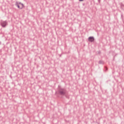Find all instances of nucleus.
Instances as JSON below:
<instances>
[{"instance_id": "10", "label": "nucleus", "mask_w": 124, "mask_h": 124, "mask_svg": "<svg viewBox=\"0 0 124 124\" xmlns=\"http://www.w3.org/2000/svg\"><path fill=\"white\" fill-rule=\"evenodd\" d=\"M99 2H100V0H98Z\"/></svg>"}, {"instance_id": "6", "label": "nucleus", "mask_w": 124, "mask_h": 124, "mask_svg": "<svg viewBox=\"0 0 124 124\" xmlns=\"http://www.w3.org/2000/svg\"><path fill=\"white\" fill-rule=\"evenodd\" d=\"M105 71L106 72V71H107L108 69L107 67H105Z\"/></svg>"}, {"instance_id": "1", "label": "nucleus", "mask_w": 124, "mask_h": 124, "mask_svg": "<svg viewBox=\"0 0 124 124\" xmlns=\"http://www.w3.org/2000/svg\"><path fill=\"white\" fill-rule=\"evenodd\" d=\"M0 25L2 28H5L8 24L7 23V21H2L1 20L0 22Z\"/></svg>"}, {"instance_id": "3", "label": "nucleus", "mask_w": 124, "mask_h": 124, "mask_svg": "<svg viewBox=\"0 0 124 124\" xmlns=\"http://www.w3.org/2000/svg\"><path fill=\"white\" fill-rule=\"evenodd\" d=\"M19 4H21L22 5V7H20ZM16 6L17 7H18V8H19V9H22V8H23V7H24V4L23 3H21V2L18 3V2H16Z\"/></svg>"}, {"instance_id": "8", "label": "nucleus", "mask_w": 124, "mask_h": 124, "mask_svg": "<svg viewBox=\"0 0 124 124\" xmlns=\"http://www.w3.org/2000/svg\"><path fill=\"white\" fill-rule=\"evenodd\" d=\"M123 14H121V18H123Z\"/></svg>"}, {"instance_id": "2", "label": "nucleus", "mask_w": 124, "mask_h": 124, "mask_svg": "<svg viewBox=\"0 0 124 124\" xmlns=\"http://www.w3.org/2000/svg\"><path fill=\"white\" fill-rule=\"evenodd\" d=\"M58 87L59 92L60 93H66V90L65 89L62 88V87H60V86Z\"/></svg>"}, {"instance_id": "7", "label": "nucleus", "mask_w": 124, "mask_h": 124, "mask_svg": "<svg viewBox=\"0 0 124 124\" xmlns=\"http://www.w3.org/2000/svg\"><path fill=\"white\" fill-rule=\"evenodd\" d=\"M60 95H64V94H63V93H60Z\"/></svg>"}, {"instance_id": "4", "label": "nucleus", "mask_w": 124, "mask_h": 124, "mask_svg": "<svg viewBox=\"0 0 124 124\" xmlns=\"http://www.w3.org/2000/svg\"><path fill=\"white\" fill-rule=\"evenodd\" d=\"M88 41H89V42H93L94 41V38L93 37H89L88 38Z\"/></svg>"}, {"instance_id": "9", "label": "nucleus", "mask_w": 124, "mask_h": 124, "mask_svg": "<svg viewBox=\"0 0 124 124\" xmlns=\"http://www.w3.org/2000/svg\"><path fill=\"white\" fill-rule=\"evenodd\" d=\"M84 0H79V1H83Z\"/></svg>"}, {"instance_id": "5", "label": "nucleus", "mask_w": 124, "mask_h": 124, "mask_svg": "<svg viewBox=\"0 0 124 124\" xmlns=\"http://www.w3.org/2000/svg\"><path fill=\"white\" fill-rule=\"evenodd\" d=\"M99 64H103L104 63V62L102 61H99Z\"/></svg>"}]
</instances>
